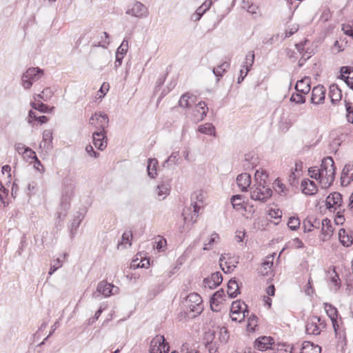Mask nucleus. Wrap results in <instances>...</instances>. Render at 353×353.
Instances as JSON below:
<instances>
[{"mask_svg":"<svg viewBox=\"0 0 353 353\" xmlns=\"http://www.w3.org/2000/svg\"><path fill=\"white\" fill-rule=\"evenodd\" d=\"M75 185L71 179H65L63 183L60 201V212H58V218L61 219V216H65L68 210L70 207V201L74 196V190Z\"/></svg>","mask_w":353,"mask_h":353,"instance_id":"nucleus-1","label":"nucleus"},{"mask_svg":"<svg viewBox=\"0 0 353 353\" xmlns=\"http://www.w3.org/2000/svg\"><path fill=\"white\" fill-rule=\"evenodd\" d=\"M255 176L256 179L261 178V181H263L265 183V179L268 178V175L265 171L262 170L261 175H259V171L256 170ZM272 190L266 187L264 184H262L261 181L257 185H254L251 188L250 197L252 199L259 201L261 202H265L272 196Z\"/></svg>","mask_w":353,"mask_h":353,"instance_id":"nucleus-2","label":"nucleus"},{"mask_svg":"<svg viewBox=\"0 0 353 353\" xmlns=\"http://www.w3.org/2000/svg\"><path fill=\"white\" fill-rule=\"evenodd\" d=\"M205 196L201 190H196L191 195V205L189 209L183 210V216L185 221H192L194 223L198 217V212L201 208V204L203 203Z\"/></svg>","mask_w":353,"mask_h":353,"instance_id":"nucleus-3","label":"nucleus"},{"mask_svg":"<svg viewBox=\"0 0 353 353\" xmlns=\"http://www.w3.org/2000/svg\"><path fill=\"white\" fill-rule=\"evenodd\" d=\"M232 321L242 322L249 314L247 305L241 301H235L232 303L230 309Z\"/></svg>","mask_w":353,"mask_h":353,"instance_id":"nucleus-4","label":"nucleus"},{"mask_svg":"<svg viewBox=\"0 0 353 353\" xmlns=\"http://www.w3.org/2000/svg\"><path fill=\"white\" fill-rule=\"evenodd\" d=\"M43 75V70L39 68H28L21 77L22 86L25 89H30L33 81H38Z\"/></svg>","mask_w":353,"mask_h":353,"instance_id":"nucleus-5","label":"nucleus"},{"mask_svg":"<svg viewBox=\"0 0 353 353\" xmlns=\"http://www.w3.org/2000/svg\"><path fill=\"white\" fill-rule=\"evenodd\" d=\"M325 321L317 316H312L308 318L305 325V332L307 334L319 335L323 329L325 328Z\"/></svg>","mask_w":353,"mask_h":353,"instance_id":"nucleus-6","label":"nucleus"},{"mask_svg":"<svg viewBox=\"0 0 353 353\" xmlns=\"http://www.w3.org/2000/svg\"><path fill=\"white\" fill-rule=\"evenodd\" d=\"M148 13V8L139 1H135L129 5L125 11L126 14L131 15L139 19L147 17Z\"/></svg>","mask_w":353,"mask_h":353,"instance_id":"nucleus-7","label":"nucleus"},{"mask_svg":"<svg viewBox=\"0 0 353 353\" xmlns=\"http://www.w3.org/2000/svg\"><path fill=\"white\" fill-rule=\"evenodd\" d=\"M169 351V344L163 336L157 335L152 340L150 353H168Z\"/></svg>","mask_w":353,"mask_h":353,"instance_id":"nucleus-8","label":"nucleus"},{"mask_svg":"<svg viewBox=\"0 0 353 353\" xmlns=\"http://www.w3.org/2000/svg\"><path fill=\"white\" fill-rule=\"evenodd\" d=\"M202 298L197 293H190L185 299L187 307L190 311L196 314H200L202 312Z\"/></svg>","mask_w":353,"mask_h":353,"instance_id":"nucleus-9","label":"nucleus"},{"mask_svg":"<svg viewBox=\"0 0 353 353\" xmlns=\"http://www.w3.org/2000/svg\"><path fill=\"white\" fill-rule=\"evenodd\" d=\"M343 203L342 195L339 192H334L330 194L326 198L325 205L330 211H335L337 209L341 210Z\"/></svg>","mask_w":353,"mask_h":353,"instance_id":"nucleus-10","label":"nucleus"},{"mask_svg":"<svg viewBox=\"0 0 353 353\" xmlns=\"http://www.w3.org/2000/svg\"><path fill=\"white\" fill-rule=\"evenodd\" d=\"M94 118L97 119L99 124V125L96 127L98 129V131L105 132V130L108 127L109 123V119L108 115L105 113L102 112L99 114L94 113V114L92 115L90 119V124L93 125L92 121L94 120Z\"/></svg>","mask_w":353,"mask_h":353,"instance_id":"nucleus-11","label":"nucleus"},{"mask_svg":"<svg viewBox=\"0 0 353 353\" xmlns=\"http://www.w3.org/2000/svg\"><path fill=\"white\" fill-rule=\"evenodd\" d=\"M334 166L335 165L333 159L331 157H327L323 159L320 168L317 169V173L315 175H310V177L316 180L323 178V172Z\"/></svg>","mask_w":353,"mask_h":353,"instance_id":"nucleus-12","label":"nucleus"},{"mask_svg":"<svg viewBox=\"0 0 353 353\" xmlns=\"http://www.w3.org/2000/svg\"><path fill=\"white\" fill-rule=\"evenodd\" d=\"M274 339L270 336H261L254 341V347L259 351H265L268 349H273Z\"/></svg>","mask_w":353,"mask_h":353,"instance_id":"nucleus-13","label":"nucleus"},{"mask_svg":"<svg viewBox=\"0 0 353 353\" xmlns=\"http://www.w3.org/2000/svg\"><path fill=\"white\" fill-rule=\"evenodd\" d=\"M325 96V88L323 85L315 86L312 91L311 102L314 104L323 103Z\"/></svg>","mask_w":353,"mask_h":353,"instance_id":"nucleus-14","label":"nucleus"},{"mask_svg":"<svg viewBox=\"0 0 353 353\" xmlns=\"http://www.w3.org/2000/svg\"><path fill=\"white\" fill-rule=\"evenodd\" d=\"M222 274L219 272H216L212 274L210 277L205 278L203 283L205 287H208L210 289H214L222 283Z\"/></svg>","mask_w":353,"mask_h":353,"instance_id":"nucleus-15","label":"nucleus"},{"mask_svg":"<svg viewBox=\"0 0 353 353\" xmlns=\"http://www.w3.org/2000/svg\"><path fill=\"white\" fill-rule=\"evenodd\" d=\"M302 192L306 195H314L317 192V186L314 181L308 179H303L301 183Z\"/></svg>","mask_w":353,"mask_h":353,"instance_id":"nucleus-16","label":"nucleus"},{"mask_svg":"<svg viewBox=\"0 0 353 353\" xmlns=\"http://www.w3.org/2000/svg\"><path fill=\"white\" fill-rule=\"evenodd\" d=\"M341 185H347L353 181V164H346L342 172L341 176Z\"/></svg>","mask_w":353,"mask_h":353,"instance_id":"nucleus-17","label":"nucleus"},{"mask_svg":"<svg viewBox=\"0 0 353 353\" xmlns=\"http://www.w3.org/2000/svg\"><path fill=\"white\" fill-rule=\"evenodd\" d=\"M340 79L345 81V83L350 88H353V68L349 66L341 68Z\"/></svg>","mask_w":353,"mask_h":353,"instance_id":"nucleus-18","label":"nucleus"},{"mask_svg":"<svg viewBox=\"0 0 353 353\" xmlns=\"http://www.w3.org/2000/svg\"><path fill=\"white\" fill-rule=\"evenodd\" d=\"M336 173L335 166L328 168L323 172V178L319 179L321 183H323L325 188L330 187L334 181Z\"/></svg>","mask_w":353,"mask_h":353,"instance_id":"nucleus-19","label":"nucleus"},{"mask_svg":"<svg viewBox=\"0 0 353 353\" xmlns=\"http://www.w3.org/2000/svg\"><path fill=\"white\" fill-rule=\"evenodd\" d=\"M114 285L111 283H108L105 281H102L98 283L97 291L93 294L94 297L99 296V294H101L105 296H108L112 294V288Z\"/></svg>","mask_w":353,"mask_h":353,"instance_id":"nucleus-20","label":"nucleus"},{"mask_svg":"<svg viewBox=\"0 0 353 353\" xmlns=\"http://www.w3.org/2000/svg\"><path fill=\"white\" fill-rule=\"evenodd\" d=\"M93 144L96 148L100 150H103L105 148L107 143L104 139H105V132L96 131L93 132Z\"/></svg>","mask_w":353,"mask_h":353,"instance_id":"nucleus-21","label":"nucleus"},{"mask_svg":"<svg viewBox=\"0 0 353 353\" xmlns=\"http://www.w3.org/2000/svg\"><path fill=\"white\" fill-rule=\"evenodd\" d=\"M208 108L204 101H200L196 104L194 110V120L202 121L207 115Z\"/></svg>","mask_w":353,"mask_h":353,"instance_id":"nucleus-22","label":"nucleus"},{"mask_svg":"<svg viewBox=\"0 0 353 353\" xmlns=\"http://www.w3.org/2000/svg\"><path fill=\"white\" fill-rule=\"evenodd\" d=\"M310 78L305 77L298 81L295 85V90L301 94H306L310 90Z\"/></svg>","mask_w":353,"mask_h":353,"instance_id":"nucleus-23","label":"nucleus"},{"mask_svg":"<svg viewBox=\"0 0 353 353\" xmlns=\"http://www.w3.org/2000/svg\"><path fill=\"white\" fill-rule=\"evenodd\" d=\"M236 183L242 192L247 191L251 183L250 175L248 173H242L236 177Z\"/></svg>","mask_w":353,"mask_h":353,"instance_id":"nucleus-24","label":"nucleus"},{"mask_svg":"<svg viewBox=\"0 0 353 353\" xmlns=\"http://www.w3.org/2000/svg\"><path fill=\"white\" fill-rule=\"evenodd\" d=\"M321 233L323 237H321L322 241H325L327 240L332 234V227L331 225V221L328 219H324L321 222Z\"/></svg>","mask_w":353,"mask_h":353,"instance_id":"nucleus-25","label":"nucleus"},{"mask_svg":"<svg viewBox=\"0 0 353 353\" xmlns=\"http://www.w3.org/2000/svg\"><path fill=\"white\" fill-rule=\"evenodd\" d=\"M196 97L189 92L183 94L179 101L181 107L185 108H190L192 104L196 103Z\"/></svg>","mask_w":353,"mask_h":353,"instance_id":"nucleus-26","label":"nucleus"},{"mask_svg":"<svg viewBox=\"0 0 353 353\" xmlns=\"http://www.w3.org/2000/svg\"><path fill=\"white\" fill-rule=\"evenodd\" d=\"M321 225L320 220L314 216H308L303 221L304 232H310L312 228H319Z\"/></svg>","mask_w":353,"mask_h":353,"instance_id":"nucleus-27","label":"nucleus"},{"mask_svg":"<svg viewBox=\"0 0 353 353\" xmlns=\"http://www.w3.org/2000/svg\"><path fill=\"white\" fill-rule=\"evenodd\" d=\"M329 95L333 104L341 99L342 93L338 85L334 83L330 86Z\"/></svg>","mask_w":353,"mask_h":353,"instance_id":"nucleus-28","label":"nucleus"},{"mask_svg":"<svg viewBox=\"0 0 353 353\" xmlns=\"http://www.w3.org/2000/svg\"><path fill=\"white\" fill-rule=\"evenodd\" d=\"M321 347L310 341H304L300 353H321Z\"/></svg>","mask_w":353,"mask_h":353,"instance_id":"nucleus-29","label":"nucleus"},{"mask_svg":"<svg viewBox=\"0 0 353 353\" xmlns=\"http://www.w3.org/2000/svg\"><path fill=\"white\" fill-rule=\"evenodd\" d=\"M227 293L232 299L235 298L239 294V285L234 279H231L228 281Z\"/></svg>","mask_w":353,"mask_h":353,"instance_id":"nucleus-30","label":"nucleus"},{"mask_svg":"<svg viewBox=\"0 0 353 353\" xmlns=\"http://www.w3.org/2000/svg\"><path fill=\"white\" fill-rule=\"evenodd\" d=\"M273 259L274 256L272 255L268 256L266 257L265 261L262 263V265L259 270V272L262 275L265 276L268 274L273 265Z\"/></svg>","mask_w":353,"mask_h":353,"instance_id":"nucleus-31","label":"nucleus"},{"mask_svg":"<svg viewBox=\"0 0 353 353\" xmlns=\"http://www.w3.org/2000/svg\"><path fill=\"white\" fill-rule=\"evenodd\" d=\"M170 185L168 183L162 182L158 185L156 189L157 195L160 197L159 200H163L170 193Z\"/></svg>","mask_w":353,"mask_h":353,"instance_id":"nucleus-32","label":"nucleus"},{"mask_svg":"<svg viewBox=\"0 0 353 353\" xmlns=\"http://www.w3.org/2000/svg\"><path fill=\"white\" fill-rule=\"evenodd\" d=\"M83 216L79 213L78 215L74 216V219L72 220L71 225H70V229L71 239L74 238V236L77 232V230L79 228L80 223H81V221L83 220Z\"/></svg>","mask_w":353,"mask_h":353,"instance_id":"nucleus-33","label":"nucleus"},{"mask_svg":"<svg viewBox=\"0 0 353 353\" xmlns=\"http://www.w3.org/2000/svg\"><path fill=\"white\" fill-rule=\"evenodd\" d=\"M324 308L326 311L327 314L330 318L332 325L336 324V319H337V310L336 307L332 306L331 304L325 303H324Z\"/></svg>","mask_w":353,"mask_h":353,"instance_id":"nucleus-34","label":"nucleus"},{"mask_svg":"<svg viewBox=\"0 0 353 353\" xmlns=\"http://www.w3.org/2000/svg\"><path fill=\"white\" fill-rule=\"evenodd\" d=\"M158 164V161L156 159H149L148 161V176L154 179L157 175V165Z\"/></svg>","mask_w":353,"mask_h":353,"instance_id":"nucleus-35","label":"nucleus"},{"mask_svg":"<svg viewBox=\"0 0 353 353\" xmlns=\"http://www.w3.org/2000/svg\"><path fill=\"white\" fill-rule=\"evenodd\" d=\"M198 131L202 134L208 135H212L214 137L216 135L215 128L214 125H212V123H210L201 125L198 128Z\"/></svg>","mask_w":353,"mask_h":353,"instance_id":"nucleus-36","label":"nucleus"},{"mask_svg":"<svg viewBox=\"0 0 353 353\" xmlns=\"http://www.w3.org/2000/svg\"><path fill=\"white\" fill-rule=\"evenodd\" d=\"M225 296V292L223 289H220L219 290L216 291L212 296V297L210 299V307L212 311L214 312H219V310L214 308V305L216 302L219 301V299H223V297Z\"/></svg>","mask_w":353,"mask_h":353,"instance_id":"nucleus-37","label":"nucleus"},{"mask_svg":"<svg viewBox=\"0 0 353 353\" xmlns=\"http://www.w3.org/2000/svg\"><path fill=\"white\" fill-rule=\"evenodd\" d=\"M231 203L236 210H245V208L243 205V196L240 194H236L232 196L231 198Z\"/></svg>","mask_w":353,"mask_h":353,"instance_id":"nucleus-38","label":"nucleus"},{"mask_svg":"<svg viewBox=\"0 0 353 353\" xmlns=\"http://www.w3.org/2000/svg\"><path fill=\"white\" fill-rule=\"evenodd\" d=\"M339 238L343 245L348 247L352 243V240L347 234L344 229H341L339 232Z\"/></svg>","mask_w":353,"mask_h":353,"instance_id":"nucleus-39","label":"nucleus"},{"mask_svg":"<svg viewBox=\"0 0 353 353\" xmlns=\"http://www.w3.org/2000/svg\"><path fill=\"white\" fill-rule=\"evenodd\" d=\"M230 67V63L225 61L218 66L217 68H213L212 72L214 74L218 77V80L219 78L222 77L223 73Z\"/></svg>","mask_w":353,"mask_h":353,"instance_id":"nucleus-40","label":"nucleus"},{"mask_svg":"<svg viewBox=\"0 0 353 353\" xmlns=\"http://www.w3.org/2000/svg\"><path fill=\"white\" fill-rule=\"evenodd\" d=\"M254 61V53L253 51H250L245 56V61L243 67L250 70Z\"/></svg>","mask_w":353,"mask_h":353,"instance_id":"nucleus-41","label":"nucleus"},{"mask_svg":"<svg viewBox=\"0 0 353 353\" xmlns=\"http://www.w3.org/2000/svg\"><path fill=\"white\" fill-rule=\"evenodd\" d=\"M132 237L131 232H125L121 237V241L118 244L117 248L119 249L121 246L125 248L126 244L131 245L130 239Z\"/></svg>","mask_w":353,"mask_h":353,"instance_id":"nucleus-42","label":"nucleus"},{"mask_svg":"<svg viewBox=\"0 0 353 353\" xmlns=\"http://www.w3.org/2000/svg\"><path fill=\"white\" fill-rule=\"evenodd\" d=\"M330 284L334 286V291H336L341 285V281L339 276L335 272L334 269L333 270L330 275Z\"/></svg>","mask_w":353,"mask_h":353,"instance_id":"nucleus-43","label":"nucleus"},{"mask_svg":"<svg viewBox=\"0 0 353 353\" xmlns=\"http://www.w3.org/2000/svg\"><path fill=\"white\" fill-rule=\"evenodd\" d=\"M336 337L339 339V342H341L342 345H345V334L343 331L339 330V325L338 324L332 325Z\"/></svg>","mask_w":353,"mask_h":353,"instance_id":"nucleus-44","label":"nucleus"},{"mask_svg":"<svg viewBox=\"0 0 353 353\" xmlns=\"http://www.w3.org/2000/svg\"><path fill=\"white\" fill-rule=\"evenodd\" d=\"M300 225V220L298 217L292 216L289 219L288 222V226L292 230H296Z\"/></svg>","mask_w":353,"mask_h":353,"instance_id":"nucleus-45","label":"nucleus"},{"mask_svg":"<svg viewBox=\"0 0 353 353\" xmlns=\"http://www.w3.org/2000/svg\"><path fill=\"white\" fill-rule=\"evenodd\" d=\"M345 101L346 118L349 123H353V107L350 102Z\"/></svg>","mask_w":353,"mask_h":353,"instance_id":"nucleus-46","label":"nucleus"},{"mask_svg":"<svg viewBox=\"0 0 353 353\" xmlns=\"http://www.w3.org/2000/svg\"><path fill=\"white\" fill-rule=\"evenodd\" d=\"M303 94H301L300 92L293 94L290 97V101L295 102L298 104H302L305 102V98L303 95Z\"/></svg>","mask_w":353,"mask_h":353,"instance_id":"nucleus-47","label":"nucleus"},{"mask_svg":"<svg viewBox=\"0 0 353 353\" xmlns=\"http://www.w3.org/2000/svg\"><path fill=\"white\" fill-rule=\"evenodd\" d=\"M219 240V236L216 233H213L208 241V243L204 244L203 250H209L210 248L209 246H211L214 243L217 242Z\"/></svg>","mask_w":353,"mask_h":353,"instance_id":"nucleus-48","label":"nucleus"},{"mask_svg":"<svg viewBox=\"0 0 353 353\" xmlns=\"http://www.w3.org/2000/svg\"><path fill=\"white\" fill-rule=\"evenodd\" d=\"M54 263L51 265L50 269L49 270L48 274L52 275L57 270L61 268L63 265V260L60 258H57L56 261H54Z\"/></svg>","mask_w":353,"mask_h":353,"instance_id":"nucleus-49","label":"nucleus"},{"mask_svg":"<svg viewBox=\"0 0 353 353\" xmlns=\"http://www.w3.org/2000/svg\"><path fill=\"white\" fill-rule=\"evenodd\" d=\"M128 49V41L125 39H123L120 46L117 48V54H119L121 55H125Z\"/></svg>","mask_w":353,"mask_h":353,"instance_id":"nucleus-50","label":"nucleus"},{"mask_svg":"<svg viewBox=\"0 0 353 353\" xmlns=\"http://www.w3.org/2000/svg\"><path fill=\"white\" fill-rule=\"evenodd\" d=\"M31 106L41 112H48L49 109L48 106L43 103H36L33 102L31 103Z\"/></svg>","mask_w":353,"mask_h":353,"instance_id":"nucleus-51","label":"nucleus"},{"mask_svg":"<svg viewBox=\"0 0 353 353\" xmlns=\"http://www.w3.org/2000/svg\"><path fill=\"white\" fill-rule=\"evenodd\" d=\"M43 141L45 143L44 147L47 142L50 143L52 140V132L51 130H45L42 134Z\"/></svg>","mask_w":353,"mask_h":353,"instance_id":"nucleus-52","label":"nucleus"},{"mask_svg":"<svg viewBox=\"0 0 353 353\" xmlns=\"http://www.w3.org/2000/svg\"><path fill=\"white\" fill-rule=\"evenodd\" d=\"M23 155H24V157H27L28 159H35L37 161V163L38 165H41V163L38 160L35 152L30 148L28 149H26V151L23 154Z\"/></svg>","mask_w":353,"mask_h":353,"instance_id":"nucleus-53","label":"nucleus"},{"mask_svg":"<svg viewBox=\"0 0 353 353\" xmlns=\"http://www.w3.org/2000/svg\"><path fill=\"white\" fill-rule=\"evenodd\" d=\"M292 348L289 345L279 344L277 348V353H292Z\"/></svg>","mask_w":353,"mask_h":353,"instance_id":"nucleus-54","label":"nucleus"},{"mask_svg":"<svg viewBox=\"0 0 353 353\" xmlns=\"http://www.w3.org/2000/svg\"><path fill=\"white\" fill-rule=\"evenodd\" d=\"M53 95V92L50 88H46L42 91V100L46 101Z\"/></svg>","mask_w":353,"mask_h":353,"instance_id":"nucleus-55","label":"nucleus"},{"mask_svg":"<svg viewBox=\"0 0 353 353\" xmlns=\"http://www.w3.org/2000/svg\"><path fill=\"white\" fill-rule=\"evenodd\" d=\"M179 157V152H173L172 154L168 158V159L164 162L163 166H165V164H169L170 162L174 163Z\"/></svg>","mask_w":353,"mask_h":353,"instance_id":"nucleus-56","label":"nucleus"},{"mask_svg":"<svg viewBox=\"0 0 353 353\" xmlns=\"http://www.w3.org/2000/svg\"><path fill=\"white\" fill-rule=\"evenodd\" d=\"M269 215L273 219H280L282 216V212L279 209H271L269 212Z\"/></svg>","mask_w":353,"mask_h":353,"instance_id":"nucleus-57","label":"nucleus"},{"mask_svg":"<svg viewBox=\"0 0 353 353\" xmlns=\"http://www.w3.org/2000/svg\"><path fill=\"white\" fill-rule=\"evenodd\" d=\"M209 353H219L216 343L210 342L206 344Z\"/></svg>","mask_w":353,"mask_h":353,"instance_id":"nucleus-58","label":"nucleus"},{"mask_svg":"<svg viewBox=\"0 0 353 353\" xmlns=\"http://www.w3.org/2000/svg\"><path fill=\"white\" fill-rule=\"evenodd\" d=\"M85 151L90 157L97 158L99 155L98 152L94 150L93 147L91 145H88L85 147Z\"/></svg>","mask_w":353,"mask_h":353,"instance_id":"nucleus-59","label":"nucleus"},{"mask_svg":"<svg viewBox=\"0 0 353 353\" xmlns=\"http://www.w3.org/2000/svg\"><path fill=\"white\" fill-rule=\"evenodd\" d=\"M292 246L295 248H303L304 246V244L302 242V241L301 239H299V238H294L292 241Z\"/></svg>","mask_w":353,"mask_h":353,"instance_id":"nucleus-60","label":"nucleus"},{"mask_svg":"<svg viewBox=\"0 0 353 353\" xmlns=\"http://www.w3.org/2000/svg\"><path fill=\"white\" fill-rule=\"evenodd\" d=\"M28 148H29L28 147H26L24 144L21 143H17L15 145V149L19 152V154H23L26 151V149H28Z\"/></svg>","mask_w":353,"mask_h":353,"instance_id":"nucleus-61","label":"nucleus"},{"mask_svg":"<svg viewBox=\"0 0 353 353\" xmlns=\"http://www.w3.org/2000/svg\"><path fill=\"white\" fill-rule=\"evenodd\" d=\"M299 28L297 26H294L292 28H288L285 30V37H289L297 32Z\"/></svg>","mask_w":353,"mask_h":353,"instance_id":"nucleus-62","label":"nucleus"},{"mask_svg":"<svg viewBox=\"0 0 353 353\" xmlns=\"http://www.w3.org/2000/svg\"><path fill=\"white\" fill-rule=\"evenodd\" d=\"M123 57V55L116 53V60L114 62V67L116 68H117L121 65Z\"/></svg>","mask_w":353,"mask_h":353,"instance_id":"nucleus-63","label":"nucleus"},{"mask_svg":"<svg viewBox=\"0 0 353 353\" xmlns=\"http://www.w3.org/2000/svg\"><path fill=\"white\" fill-rule=\"evenodd\" d=\"M249 71H250V70H249V69H246L245 72L243 71V69H242V70H241V71H240V75H239V77H238V81H237V83H241V82L243 81L244 78L247 76L248 72Z\"/></svg>","mask_w":353,"mask_h":353,"instance_id":"nucleus-64","label":"nucleus"}]
</instances>
